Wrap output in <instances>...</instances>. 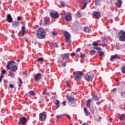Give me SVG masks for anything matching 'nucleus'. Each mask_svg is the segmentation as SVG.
Masks as SVG:
<instances>
[{
    "label": "nucleus",
    "instance_id": "nucleus-1",
    "mask_svg": "<svg viewBox=\"0 0 125 125\" xmlns=\"http://www.w3.org/2000/svg\"><path fill=\"white\" fill-rule=\"evenodd\" d=\"M14 64H15V62L13 61L8 62L6 65L7 69L10 70L12 72H16L17 71V66L14 65Z\"/></svg>",
    "mask_w": 125,
    "mask_h": 125
},
{
    "label": "nucleus",
    "instance_id": "nucleus-2",
    "mask_svg": "<svg viewBox=\"0 0 125 125\" xmlns=\"http://www.w3.org/2000/svg\"><path fill=\"white\" fill-rule=\"evenodd\" d=\"M37 37L38 39H44L45 37V30L42 28H40L37 31Z\"/></svg>",
    "mask_w": 125,
    "mask_h": 125
},
{
    "label": "nucleus",
    "instance_id": "nucleus-3",
    "mask_svg": "<svg viewBox=\"0 0 125 125\" xmlns=\"http://www.w3.org/2000/svg\"><path fill=\"white\" fill-rule=\"evenodd\" d=\"M94 77V74L91 72H88L85 74L84 78L87 82H91Z\"/></svg>",
    "mask_w": 125,
    "mask_h": 125
},
{
    "label": "nucleus",
    "instance_id": "nucleus-4",
    "mask_svg": "<svg viewBox=\"0 0 125 125\" xmlns=\"http://www.w3.org/2000/svg\"><path fill=\"white\" fill-rule=\"evenodd\" d=\"M91 102H92V100L89 99L87 100L86 104H87V107H88V108H89L91 113H92V114H93V115H94V113H95V109L94 108H93V107H91Z\"/></svg>",
    "mask_w": 125,
    "mask_h": 125
},
{
    "label": "nucleus",
    "instance_id": "nucleus-5",
    "mask_svg": "<svg viewBox=\"0 0 125 125\" xmlns=\"http://www.w3.org/2000/svg\"><path fill=\"white\" fill-rule=\"evenodd\" d=\"M63 36L66 39V42H67V43H70L71 42V40H70V39L71 38V35H70V33L66 31H64Z\"/></svg>",
    "mask_w": 125,
    "mask_h": 125
},
{
    "label": "nucleus",
    "instance_id": "nucleus-6",
    "mask_svg": "<svg viewBox=\"0 0 125 125\" xmlns=\"http://www.w3.org/2000/svg\"><path fill=\"white\" fill-rule=\"evenodd\" d=\"M73 74H76V76L75 77L76 81H80V80H82L83 76V73L82 71L75 72Z\"/></svg>",
    "mask_w": 125,
    "mask_h": 125
},
{
    "label": "nucleus",
    "instance_id": "nucleus-7",
    "mask_svg": "<svg viewBox=\"0 0 125 125\" xmlns=\"http://www.w3.org/2000/svg\"><path fill=\"white\" fill-rule=\"evenodd\" d=\"M47 117V114L45 112L41 113L39 114V120L41 122H44L45 120H46V118Z\"/></svg>",
    "mask_w": 125,
    "mask_h": 125
},
{
    "label": "nucleus",
    "instance_id": "nucleus-8",
    "mask_svg": "<svg viewBox=\"0 0 125 125\" xmlns=\"http://www.w3.org/2000/svg\"><path fill=\"white\" fill-rule=\"evenodd\" d=\"M65 97L67 100H68V101H69L71 104H74V103H75V98L73 97H71L69 95V94H67L65 96Z\"/></svg>",
    "mask_w": 125,
    "mask_h": 125
},
{
    "label": "nucleus",
    "instance_id": "nucleus-9",
    "mask_svg": "<svg viewBox=\"0 0 125 125\" xmlns=\"http://www.w3.org/2000/svg\"><path fill=\"white\" fill-rule=\"evenodd\" d=\"M50 16L53 19H58L59 18V14L58 12H50Z\"/></svg>",
    "mask_w": 125,
    "mask_h": 125
},
{
    "label": "nucleus",
    "instance_id": "nucleus-10",
    "mask_svg": "<svg viewBox=\"0 0 125 125\" xmlns=\"http://www.w3.org/2000/svg\"><path fill=\"white\" fill-rule=\"evenodd\" d=\"M64 16L65 20L68 22V21H71L72 20V16H71V14L64 13L63 14Z\"/></svg>",
    "mask_w": 125,
    "mask_h": 125
},
{
    "label": "nucleus",
    "instance_id": "nucleus-11",
    "mask_svg": "<svg viewBox=\"0 0 125 125\" xmlns=\"http://www.w3.org/2000/svg\"><path fill=\"white\" fill-rule=\"evenodd\" d=\"M92 15L93 16V18H95V19H99V18H100L101 16L100 13L96 11L93 12L92 13Z\"/></svg>",
    "mask_w": 125,
    "mask_h": 125
},
{
    "label": "nucleus",
    "instance_id": "nucleus-12",
    "mask_svg": "<svg viewBox=\"0 0 125 125\" xmlns=\"http://www.w3.org/2000/svg\"><path fill=\"white\" fill-rule=\"evenodd\" d=\"M69 56L70 54L69 53H66L61 55L62 59V60H64L65 61H67L68 59H69Z\"/></svg>",
    "mask_w": 125,
    "mask_h": 125
},
{
    "label": "nucleus",
    "instance_id": "nucleus-13",
    "mask_svg": "<svg viewBox=\"0 0 125 125\" xmlns=\"http://www.w3.org/2000/svg\"><path fill=\"white\" fill-rule=\"evenodd\" d=\"M121 33L122 34V36L119 37V41H120V42H125V31L122 33V32H120L119 34L120 35Z\"/></svg>",
    "mask_w": 125,
    "mask_h": 125
},
{
    "label": "nucleus",
    "instance_id": "nucleus-14",
    "mask_svg": "<svg viewBox=\"0 0 125 125\" xmlns=\"http://www.w3.org/2000/svg\"><path fill=\"white\" fill-rule=\"evenodd\" d=\"M79 2L81 3H83V6L81 8V9H85V7H86V5H87V2L86 1V0H79Z\"/></svg>",
    "mask_w": 125,
    "mask_h": 125
},
{
    "label": "nucleus",
    "instance_id": "nucleus-15",
    "mask_svg": "<svg viewBox=\"0 0 125 125\" xmlns=\"http://www.w3.org/2000/svg\"><path fill=\"white\" fill-rule=\"evenodd\" d=\"M27 123V119L26 117H22L20 119V125H25Z\"/></svg>",
    "mask_w": 125,
    "mask_h": 125
},
{
    "label": "nucleus",
    "instance_id": "nucleus-16",
    "mask_svg": "<svg viewBox=\"0 0 125 125\" xmlns=\"http://www.w3.org/2000/svg\"><path fill=\"white\" fill-rule=\"evenodd\" d=\"M42 79V74L41 73H38L35 76L34 80L36 82H39L40 80Z\"/></svg>",
    "mask_w": 125,
    "mask_h": 125
},
{
    "label": "nucleus",
    "instance_id": "nucleus-17",
    "mask_svg": "<svg viewBox=\"0 0 125 125\" xmlns=\"http://www.w3.org/2000/svg\"><path fill=\"white\" fill-rule=\"evenodd\" d=\"M115 59H121V56H119V55L111 56L110 60L112 61L113 60H115Z\"/></svg>",
    "mask_w": 125,
    "mask_h": 125
},
{
    "label": "nucleus",
    "instance_id": "nucleus-18",
    "mask_svg": "<svg viewBox=\"0 0 125 125\" xmlns=\"http://www.w3.org/2000/svg\"><path fill=\"white\" fill-rule=\"evenodd\" d=\"M123 3V1L121 0H118L117 2L116 3V5L117 7H119L120 8V7H122V4Z\"/></svg>",
    "mask_w": 125,
    "mask_h": 125
},
{
    "label": "nucleus",
    "instance_id": "nucleus-19",
    "mask_svg": "<svg viewBox=\"0 0 125 125\" xmlns=\"http://www.w3.org/2000/svg\"><path fill=\"white\" fill-rule=\"evenodd\" d=\"M83 111H84V113L86 117H87V116H89V115H90V112H89L88 111H87V109L86 108V107H83Z\"/></svg>",
    "mask_w": 125,
    "mask_h": 125
},
{
    "label": "nucleus",
    "instance_id": "nucleus-20",
    "mask_svg": "<svg viewBox=\"0 0 125 125\" xmlns=\"http://www.w3.org/2000/svg\"><path fill=\"white\" fill-rule=\"evenodd\" d=\"M12 18L11 17V15L10 14L7 15V21L9 22V23H11L12 22Z\"/></svg>",
    "mask_w": 125,
    "mask_h": 125
},
{
    "label": "nucleus",
    "instance_id": "nucleus-21",
    "mask_svg": "<svg viewBox=\"0 0 125 125\" xmlns=\"http://www.w3.org/2000/svg\"><path fill=\"white\" fill-rule=\"evenodd\" d=\"M44 23L45 24V25H46V24H48V22H49V18L48 17L44 18Z\"/></svg>",
    "mask_w": 125,
    "mask_h": 125
},
{
    "label": "nucleus",
    "instance_id": "nucleus-22",
    "mask_svg": "<svg viewBox=\"0 0 125 125\" xmlns=\"http://www.w3.org/2000/svg\"><path fill=\"white\" fill-rule=\"evenodd\" d=\"M19 25V21H14L12 24L13 27H15V26H18Z\"/></svg>",
    "mask_w": 125,
    "mask_h": 125
},
{
    "label": "nucleus",
    "instance_id": "nucleus-23",
    "mask_svg": "<svg viewBox=\"0 0 125 125\" xmlns=\"http://www.w3.org/2000/svg\"><path fill=\"white\" fill-rule=\"evenodd\" d=\"M60 102L58 101V100H57L56 101V104L55 105L56 106V109H58L59 107H60Z\"/></svg>",
    "mask_w": 125,
    "mask_h": 125
},
{
    "label": "nucleus",
    "instance_id": "nucleus-24",
    "mask_svg": "<svg viewBox=\"0 0 125 125\" xmlns=\"http://www.w3.org/2000/svg\"><path fill=\"white\" fill-rule=\"evenodd\" d=\"M93 100H94V101H99V98L97 96H96L95 95H94L92 97Z\"/></svg>",
    "mask_w": 125,
    "mask_h": 125
},
{
    "label": "nucleus",
    "instance_id": "nucleus-25",
    "mask_svg": "<svg viewBox=\"0 0 125 125\" xmlns=\"http://www.w3.org/2000/svg\"><path fill=\"white\" fill-rule=\"evenodd\" d=\"M19 86L21 87V86H22V84L23 83V81H22V79L21 78H19Z\"/></svg>",
    "mask_w": 125,
    "mask_h": 125
},
{
    "label": "nucleus",
    "instance_id": "nucleus-26",
    "mask_svg": "<svg viewBox=\"0 0 125 125\" xmlns=\"http://www.w3.org/2000/svg\"><path fill=\"white\" fill-rule=\"evenodd\" d=\"M95 3L96 5H100V3H101V0H95Z\"/></svg>",
    "mask_w": 125,
    "mask_h": 125
},
{
    "label": "nucleus",
    "instance_id": "nucleus-27",
    "mask_svg": "<svg viewBox=\"0 0 125 125\" xmlns=\"http://www.w3.org/2000/svg\"><path fill=\"white\" fill-rule=\"evenodd\" d=\"M95 52H96V51L95 50H91L90 51L89 54H90V55L92 56V55H94V54H95Z\"/></svg>",
    "mask_w": 125,
    "mask_h": 125
},
{
    "label": "nucleus",
    "instance_id": "nucleus-28",
    "mask_svg": "<svg viewBox=\"0 0 125 125\" xmlns=\"http://www.w3.org/2000/svg\"><path fill=\"white\" fill-rule=\"evenodd\" d=\"M26 31H20L19 32V35H20L21 36H23L24 35L26 34Z\"/></svg>",
    "mask_w": 125,
    "mask_h": 125
},
{
    "label": "nucleus",
    "instance_id": "nucleus-29",
    "mask_svg": "<svg viewBox=\"0 0 125 125\" xmlns=\"http://www.w3.org/2000/svg\"><path fill=\"white\" fill-rule=\"evenodd\" d=\"M98 53L99 56H104V53L103 52H102V51H99L98 52Z\"/></svg>",
    "mask_w": 125,
    "mask_h": 125
},
{
    "label": "nucleus",
    "instance_id": "nucleus-30",
    "mask_svg": "<svg viewBox=\"0 0 125 125\" xmlns=\"http://www.w3.org/2000/svg\"><path fill=\"white\" fill-rule=\"evenodd\" d=\"M121 71L123 74H125V65H123L122 67Z\"/></svg>",
    "mask_w": 125,
    "mask_h": 125
},
{
    "label": "nucleus",
    "instance_id": "nucleus-31",
    "mask_svg": "<svg viewBox=\"0 0 125 125\" xmlns=\"http://www.w3.org/2000/svg\"><path fill=\"white\" fill-rule=\"evenodd\" d=\"M125 115L122 114L120 116L119 119H120V121H123V120H124V119H125Z\"/></svg>",
    "mask_w": 125,
    "mask_h": 125
},
{
    "label": "nucleus",
    "instance_id": "nucleus-32",
    "mask_svg": "<svg viewBox=\"0 0 125 125\" xmlns=\"http://www.w3.org/2000/svg\"><path fill=\"white\" fill-rule=\"evenodd\" d=\"M92 45H93V46H98V45H99V44H98L96 42H94L92 43Z\"/></svg>",
    "mask_w": 125,
    "mask_h": 125
},
{
    "label": "nucleus",
    "instance_id": "nucleus-33",
    "mask_svg": "<svg viewBox=\"0 0 125 125\" xmlns=\"http://www.w3.org/2000/svg\"><path fill=\"white\" fill-rule=\"evenodd\" d=\"M103 42H108V39L106 37H103Z\"/></svg>",
    "mask_w": 125,
    "mask_h": 125
},
{
    "label": "nucleus",
    "instance_id": "nucleus-34",
    "mask_svg": "<svg viewBox=\"0 0 125 125\" xmlns=\"http://www.w3.org/2000/svg\"><path fill=\"white\" fill-rule=\"evenodd\" d=\"M44 59H43V58H39L37 60V61H39V62H42V61H44Z\"/></svg>",
    "mask_w": 125,
    "mask_h": 125
},
{
    "label": "nucleus",
    "instance_id": "nucleus-35",
    "mask_svg": "<svg viewBox=\"0 0 125 125\" xmlns=\"http://www.w3.org/2000/svg\"><path fill=\"white\" fill-rule=\"evenodd\" d=\"M60 3L62 7H65L66 6V5H65V2H64L63 1H61Z\"/></svg>",
    "mask_w": 125,
    "mask_h": 125
},
{
    "label": "nucleus",
    "instance_id": "nucleus-36",
    "mask_svg": "<svg viewBox=\"0 0 125 125\" xmlns=\"http://www.w3.org/2000/svg\"><path fill=\"white\" fill-rule=\"evenodd\" d=\"M76 16L78 18H80V17H82V14H81V13L80 12H78L77 14H76Z\"/></svg>",
    "mask_w": 125,
    "mask_h": 125
},
{
    "label": "nucleus",
    "instance_id": "nucleus-37",
    "mask_svg": "<svg viewBox=\"0 0 125 125\" xmlns=\"http://www.w3.org/2000/svg\"><path fill=\"white\" fill-rule=\"evenodd\" d=\"M29 94H30V95H32V96H35V93L33 91H30L29 92Z\"/></svg>",
    "mask_w": 125,
    "mask_h": 125
},
{
    "label": "nucleus",
    "instance_id": "nucleus-38",
    "mask_svg": "<svg viewBox=\"0 0 125 125\" xmlns=\"http://www.w3.org/2000/svg\"><path fill=\"white\" fill-rule=\"evenodd\" d=\"M93 48V49H96V50H101V48H100L99 47H94Z\"/></svg>",
    "mask_w": 125,
    "mask_h": 125
},
{
    "label": "nucleus",
    "instance_id": "nucleus-39",
    "mask_svg": "<svg viewBox=\"0 0 125 125\" xmlns=\"http://www.w3.org/2000/svg\"><path fill=\"white\" fill-rule=\"evenodd\" d=\"M9 76L11 78H14V77H15V74L11 73V74H9Z\"/></svg>",
    "mask_w": 125,
    "mask_h": 125
},
{
    "label": "nucleus",
    "instance_id": "nucleus-40",
    "mask_svg": "<svg viewBox=\"0 0 125 125\" xmlns=\"http://www.w3.org/2000/svg\"><path fill=\"white\" fill-rule=\"evenodd\" d=\"M121 95L122 97H124V98H125V91L124 92H121Z\"/></svg>",
    "mask_w": 125,
    "mask_h": 125
},
{
    "label": "nucleus",
    "instance_id": "nucleus-41",
    "mask_svg": "<svg viewBox=\"0 0 125 125\" xmlns=\"http://www.w3.org/2000/svg\"><path fill=\"white\" fill-rule=\"evenodd\" d=\"M115 91H117V88H115L111 90V93H114V92H115Z\"/></svg>",
    "mask_w": 125,
    "mask_h": 125
},
{
    "label": "nucleus",
    "instance_id": "nucleus-42",
    "mask_svg": "<svg viewBox=\"0 0 125 125\" xmlns=\"http://www.w3.org/2000/svg\"><path fill=\"white\" fill-rule=\"evenodd\" d=\"M51 33V34L52 35V36H57V33H56L53 31H52Z\"/></svg>",
    "mask_w": 125,
    "mask_h": 125
},
{
    "label": "nucleus",
    "instance_id": "nucleus-43",
    "mask_svg": "<svg viewBox=\"0 0 125 125\" xmlns=\"http://www.w3.org/2000/svg\"><path fill=\"white\" fill-rule=\"evenodd\" d=\"M9 87H10V88H14V85H13V84H9Z\"/></svg>",
    "mask_w": 125,
    "mask_h": 125
},
{
    "label": "nucleus",
    "instance_id": "nucleus-44",
    "mask_svg": "<svg viewBox=\"0 0 125 125\" xmlns=\"http://www.w3.org/2000/svg\"><path fill=\"white\" fill-rule=\"evenodd\" d=\"M23 78H27V73L23 72L22 73Z\"/></svg>",
    "mask_w": 125,
    "mask_h": 125
},
{
    "label": "nucleus",
    "instance_id": "nucleus-45",
    "mask_svg": "<svg viewBox=\"0 0 125 125\" xmlns=\"http://www.w3.org/2000/svg\"><path fill=\"white\" fill-rule=\"evenodd\" d=\"M5 73H6V71H5V69L3 70L2 71H1V74L2 75H4V74H5Z\"/></svg>",
    "mask_w": 125,
    "mask_h": 125
},
{
    "label": "nucleus",
    "instance_id": "nucleus-46",
    "mask_svg": "<svg viewBox=\"0 0 125 125\" xmlns=\"http://www.w3.org/2000/svg\"><path fill=\"white\" fill-rule=\"evenodd\" d=\"M65 116H66V117H67V118L69 119V120H71V117L69 114H66Z\"/></svg>",
    "mask_w": 125,
    "mask_h": 125
},
{
    "label": "nucleus",
    "instance_id": "nucleus-47",
    "mask_svg": "<svg viewBox=\"0 0 125 125\" xmlns=\"http://www.w3.org/2000/svg\"><path fill=\"white\" fill-rule=\"evenodd\" d=\"M88 29V27H85L83 29L84 32H86V30Z\"/></svg>",
    "mask_w": 125,
    "mask_h": 125
},
{
    "label": "nucleus",
    "instance_id": "nucleus-48",
    "mask_svg": "<svg viewBox=\"0 0 125 125\" xmlns=\"http://www.w3.org/2000/svg\"><path fill=\"white\" fill-rule=\"evenodd\" d=\"M61 117H62V115H57L56 117L57 120H59L60 118H61Z\"/></svg>",
    "mask_w": 125,
    "mask_h": 125
},
{
    "label": "nucleus",
    "instance_id": "nucleus-49",
    "mask_svg": "<svg viewBox=\"0 0 125 125\" xmlns=\"http://www.w3.org/2000/svg\"><path fill=\"white\" fill-rule=\"evenodd\" d=\"M70 55L72 57H74L75 55H76V54H75V53H72L70 54Z\"/></svg>",
    "mask_w": 125,
    "mask_h": 125
},
{
    "label": "nucleus",
    "instance_id": "nucleus-50",
    "mask_svg": "<svg viewBox=\"0 0 125 125\" xmlns=\"http://www.w3.org/2000/svg\"><path fill=\"white\" fill-rule=\"evenodd\" d=\"M21 30H22V31H26V30H25V26H22L21 27Z\"/></svg>",
    "mask_w": 125,
    "mask_h": 125
},
{
    "label": "nucleus",
    "instance_id": "nucleus-51",
    "mask_svg": "<svg viewBox=\"0 0 125 125\" xmlns=\"http://www.w3.org/2000/svg\"><path fill=\"white\" fill-rule=\"evenodd\" d=\"M123 106H124V104H121L119 106V108H120V109H121V110H123V109H124V108H123Z\"/></svg>",
    "mask_w": 125,
    "mask_h": 125
},
{
    "label": "nucleus",
    "instance_id": "nucleus-52",
    "mask_svg": "<svg viewBox=\"0 0 125 125\" xmlns=\"http://www.w3.org/2000/svg\"><path fill=\"white\" fill-rule=\"evenodd\" d=\"M62 66H63V67H65L66 66V62H63L62 63Z\"/></svg>",
    "mask_w": 125,
    "mask_h": 125
},
{
    "label": "nucleus",
    "instance_id": "nucleus-53",
    "mask_svg": "<svg viewBox=\"0 0 125 125\" xmlns=\"http://www.w3.org/2000/svg\"><path fill=\"white\" fill-rule=\"evenodd\" d=\"M17 20H18V21H20V20H21V17H20V16L18 17Z\"/></svg>",
    "mask_w": 125,
    "mask_h": 125
},
{
    "label": "nucleus",
    "instance_id": "nucleus-54",
    "mask_svg": "<svg viewBox=\"0 0 125 125\" xmlns=\"http://www.w3.org/2000/svg\"><path fill=\"white\" fill-rule=\"evenodd\" d=\"M80 50H81V48H79L77 49H76V52H80Z\"/></svg>",
    "mask_w": 125,
    "mask_h": 125
},
{
    "label": "nucleus",
    "instance_id": "nucleus-55",
    "mask_svg": "<svg viewBox=\"0 0 125 125\" xmlns=\"http://www.w3.org/2000/svg\"><path fill=\"white\" fill-rule=\"evenodd\" d=\"M62 106H66V102L63 101L62 102Z\"/></svg>",
    "mask_w": 125,
    "mask_h": 125
},
{
    "label": "nucleus",
    "instance_id": "nucleus-56",
    "mask_svg": "<svg viewBox=\"0 0 125 125\" xmlns=\"http://www.w3.org/2000/svg\"><path fill=\"white\" fill-rule=\"evenodd\" d=\"M66 85L68 87L70 86V84H69V83L68 82V81H66Z\"/></svg>",
    "mask_w": 125,
    "mask_h": 125
},
{
    "label": "nucleus",
    "instance_id": "nucleus-57",
    "mask_svg": "<svg viewBox=\"0 0 125 125\" xmlns=\"http://www.w3.org/2000/svg\"><path fill=\"white\" fill-rule=\"evenodd\" d=\"M46 94V90H44L43 91V94H44V95H45V94Z\"/></svg>",
    "mask_w": 125,
    "mask_h": 125
},
{
    "label": "nucleus",
    "instance_id": "nucleus-58",
    "mask_svg": "<svg viewBox=\"0 0 125 125\" xmlns=\"http://www.w3.org/2000/svg\"><path fill=\"white\" fill-rule=\"evenodd\" d=\"M96 104H98V106H100L101 103H100V102H98L96 103Z\"/></svg>",
    "mask_w": 125,
    "mask_h": 125
},
{
    "label": "nucleus",
    "instance_id": "nucleus-59",
    "mask_svg": "<svg viewBox=\"0 0 125 125\" xmlns=\"http://www.w3.org/2000/svg\"><path fill=\"white\" fill-rule=\"evenodd\" d=\"M87 32V33H90V32H91V30L88 28Z\"/></svg>",
    "mask_w": 125,
    "mask_h": 125
},
{
    "label": "nucleus",
    "instance_id": "nucleus-60",
    "mask_svg": "<svg viewBox=\"0 0 125 125\" xmlns=\"http://www.w3.org/2000/svg\"><path fill=\"white\" fill-rule=\"evenodd\" d=\"M112 121H113V119H112V118H109V122H112Z\"/></svg>",
    "mask_w": 125,
    "mask_h": 125
},
{
    "label": "nucleus",
    "instance_id": "nucleus-61",
    "mask_svg": "<svg viewBox=\"0 0 125 125\" xmlns=\"http://www.w3.org/2000/svg\"><path fill=\"white\" fill-rule=\"evenodd\" d=\"M2 78H3V75H1L0 76V79H1L2 80Z\"/></svg>",
    "mask_w": 125,
    "mask_h": 125
},
{
    "label": "nucleus",
    "instance_id": "nucleus-62",
    "mask_svg": "<svg viewBox=\"0 0 125 125\" xmlns=\"http://www.w3.org/2000/svg\"><path fill=\"white\" fill-rule=\"evenodd\" d=\"M82 125H88V124H87V123H84Z\"/></svg>",
    "mask_w": 125,
    "mask_h": 125
},
{
    "label": "nucleus",
    "instance_id": "nucleus-63",
    "mask_svg": "<svg viewBox=\"0 0 125 125\" xmlns=\"http://www.w3.org/2000/svg\"><path fill=\"white\" fill-rule=\"evenodd\" d=\"M7 83V80H4V83Z\"/></svg>",
    "mask_w": 125,
    "mask_h": 125
},
{
    "label": "nucleus",
    "instance_id": "nucleus-64",
    "mask_svg": "<svg viewBox=\"0 0 125 125\" xmlns=\"http://www.w3.org/2000/svg\"><path fill=\"white\" fill-rule=\"evenodd\" d=\"M45 95H47L48 96H49V93H46Z\"/></svg>",
    "mask_w": 125,
    "mask_h": 125
}]
</instances>
